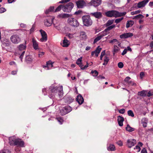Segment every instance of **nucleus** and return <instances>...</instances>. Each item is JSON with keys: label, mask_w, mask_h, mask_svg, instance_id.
<instances>
[{"label": "nucleus", "mask_w": 153, "mask_h": 153, "mask_svg": "<svg viewBox=\"0 0 153 153\" xmlns=\"http://www.w3.org/2000/svg\"><path fill=\"white\" fill-rule=\"evenodd\" d=\"M42 92L45 95L48 94V91L49 97L52 99H53L55 95H58L60 97L63 94V87L60 85L58 87H55L53 85L51 86L48 90L46 91L45 88L43 89Z\"/></svg>", "instance_id": "f257e3e1"}, {"label": "nucleus", "mask_w": 153, "mask_h": 153, "mask_svg": "<svg viewBox=\"0 0 153 153\" xmlns=\"http://www.w3.org/2000/svg\"><path fill=\"white\" fill-rule=\"evenodd\" d=\"M26 42L25 41L24 44L19 45L17 47L18 50V54L19 56V58L22 62L23 58L26 49Z\"/></svg>", "instance_id": "f03ea898"}, {"label": "nucleus", "mask_w": 153, "mask_h": 153, "mask_svg": "<svg viewBox=\"0 0 153 153\" xmlns=\"http://www.w3.org/2000/svg\"><path fill=\"white\" fill-rule=\"evenodd\" d=\"M105 14L107 17H114L116 18L124 16L126 14V12L120 13L115 10H111L105 12Z\"/></svg>", "instance_id": "7ed1b4c3"}, {"label": "nucleus", "mask_w": 153, "mask_h": 153, "mask_svg": "<svg viewBox=\"0 0 153 153\" xmlns=\"http://www.w3.org/2000/svg\"><path fill=\"white\" fill-rule=\"evenodd\" d=\"M82 19L84 26L89 27L92 25L93 21L89 15H87L83 16L82 17Z\"/></svg>", "instance_id": "20e7f679"}, {"label": "nucleus", "mask_w": 153, "mask_h": 153, "mask_svg": "<svg viewBox=\"0 0 153 153\" xmlns=\"http://www.w3.org/2000/svg\"><path fill=\"white\" fill-rule=\"evenodd\" d=\"M11 140L13 143L14 145H17L20 147H24L25 143L23 141L19 139H16L13 137H10V140Z\"/></svg>", "instance_id": "39448f33"}, {"label": "nucleus", "mask_w": 153, "mask_h": 153, "mask_svg": "<svg viewBox=\"0 0 153 153\" xmlns=\"http://www.w3.org/2000/svg\"><path fill=\"white\" fill-rule=\"evenodd\" d=\"M72 108L69 105H67L60 109V113L62 115H64L71 112Z\"/></svg>", "instance_id": "423d86ee"}, {"label": "nucleus", "mask_w": 153, "mask_h": 153, "mask_svg": "<svg viewBox=\"0 0 153 153\" xmlns=\"http://www.w3.org/2000/svg\"><path fill=\"white\" fill-rule=\"evenodd\" d=\"M68 22L71 26L74 27H77L79 25V23L77 20L75 18L72 17L69 18Z\"/></svg>", "instance_id": "0eeeda50"}, {"label": "nucleus", "mask_w": 153, "mask_h": 153, "mask_svg": "<svg viewBox=\"0 0 153 153\" xmlns=\"http://www.w3.org/2000/svg\"><path fill=\"white\" fill-rule=\"evenodd\" d=\"M73 7V4L72 2H69L66 5L63 6L62 10L65 12H69L71 11Z\"/></svg>", "instance_id": "6e6552de"}, {"label": "nucleus", "mask_w": 153, "mask_h": 153, "mask_svg": "<svg viewBox=\"0 0 153 153\" xmlns=\"http://www.w3.org/2000/svg\"><path fill=\"white\" fill-rule=\"evenodd\" d=\"M53 19L54 18L51 16L45 19L44 21L45 25L47 27L50 26L53 23Z\"/></svg>", "instance_id": "1a4fd4ad"}, {"label": "nucleus", "mask_w": 153, "mask_h": 153, "mask_svg": "<svg viewBox=\"0 0 153 153\" xmlns=\"http://www.w3.org/2000/svg\"><path fill=\"white\" fill-rule=\"evenodd\" d=\"M39 31L42 36V38L40 39V41L42 42H45L47 39V33L45 31L42 29L40 30Z\"/></svg>", "instance_id": "9d476101"}, {"label": "nucleus", "mask_w": 153, "mask_h": 153, "mask_svg": "<svg viewBox=\"0 0 153 153\" xmlns=\"http://www.w3.org/2000/svg\"><path fill=\"white\" fill-rule=\"evenodd\" d=\"M136 143V141L135 139H128L126 145L128 147L131 148L134 146Z\"/></svg>", "instance_id": "9b49d317"}, {"label": "nucleus", "mask_w": 153, "mask_h": 153, "mask_svg": "<svg viewBox=\"0 0 153 153\" xmlns=\"http://www.w3.org/2000/svg\"><path fill=\"white\" fill-rule=\"evenodd\" d=\"M10 39L13 43L17 44L20 41V38L17 35H13L11 36Z\"/></svg>", "instance_id": "f8f14e48"}, {"label": "nucleus", "mask_w": 153, "mask_h": 153, "mask_svg": "<svg viewBox=\"0 0 153 153\" xmlns=\"http://www.w3.org/2000/svg\"><path fill=\"white\" fill-rule=\"evenodd\" d=\"M90 15L97 19H100L102 16V13L100 12H96L93 13H91Z\"/></svg>", "instance_id": "ddd939ff"}, {"label": "nucleus", "mask_w": 153, "mask_h": 153, "mask_svg": "<svg viewBox=\"0 0 153 153\" xmlns=\"http://www.w3.org/2000/svg\"><path fill=\"white\" fill-rule=\"evenodd\" d=\"M53 62H52L51 60H49L47 62L46 65H43V67L47 70L50 69L53 67Z\"/></svg>", "instance_id": "4468645a"}, {"label": "nucleus", "mask_w": 153, "mask_h": 153, "mask_svg": "<svg viewBox=\"0 0 153 153\" xmlns=\"http://www.w3.org/2000/svg\"><path fill=\"white\" fill-rule=\"evenodd\" d=\"M149 1V0H144L138 2L137 4V7L139 8H140L144 7Z\"/></svg>", "instance_id": "2eb2a0df"}, {"label": "nucleus", "mask_w": 153, "mask_h": 153, "mask_svg": "<svg viewBox=\"0 0 153 153\" xmlns=\"http://www.w3.org/2000/svg\"><path fill=\"white\" fill-rule=\"evenodd\" d=\"M133 34L131 33H126L123 34L120 36V37L121 39H126L132 36Z\"/></svg>", "instance_id": "dca6fc26"}, {"label": "nucleus", "mask_w": 153, "mask_h": 153, "mask_svg": "<svg viewBox=\"0 0 153 153\" xmlns=\"http://www.w3.org/2000/svg\"><path fill=\"white\" fill-rule=\"evenodd\" d=\"M91 4L95 7L99 6L101 3V0H91Z\"/></svg>", "instance_id": "f3484780"}, {"label": "nucleus", "mask_w": 153, "mask_h": 153, "mask_svg": "<svg viewBox=\"0 0 153 153\" xmlns=\"http://www.w3.org/2000/svg\"><path fill=\"white\" fill-rule=\"evenodd\" d=\"M70 44V42L66 39L65 37L64 38V39L63 41L61 43V45L64 47H68Z\"/></svg>", "instance_id": "a211bd4d"}, {"label": "nucleus", "mask_w": 153, "mask_h": 153, "mask_svg": "<svg viewBox=\"0 0 153 153\" xmlns=\"http://www.w3.org/2000/svg\"><path fill=\"white\" fill-rule=\"evenodd\" d=\"M76 100L79 105L82 104L84 102V99L80 94L77 96Z\"/></svg>", "instance_id": "6ab92c4d"}, {"label": "nucleus", "mask_w": 153, "mask_h": 153, "mask_svg": "<svg viewBox=\"0 0 153 153\" xmlns=\"http://www.w3.org/2000/svg\"><path fill=\"white\" fill-rule=\"evenodd\" d=\"M32 42L34 49L35 50H39L38 43L34 38L32 39Z\"/></svg>", "instance_id": "aec40b11"}, {"label": "nucleus", "mask_w": 153, "mask_h": 153, "mask_svg": "<svg viewBox=\"0 0 153 153\" xmlns=\"http://www.w3.org/2000/svg\"><path fill=\"white\" fill-rule=\"evenodd\" d=\"M77 6L79 8H82L85 4V2L83 1H79L76 2Z\"/></svg>", "instance_id": "412c9836"}, {"label": "nucleus", "mask_w": 153, "mask_h": 153, "mask_svg": "<svg viewBox=\"0 0 153 153\" xmlns=\"http://www.w3.org/2000/svg\"><path fill=\"white\" fill-rule=\"evenodd\" d=\"M124 121V118L120 116L117 117V121L119 126H123V122Z\"/></svg>", "instance_id": "4be33fe9"}, {"label": "nucleus", "mask_w": 153, "mask_h": 153, "mask_svg": "<svg viewBox=\"0 0 153 153\" xmlns=\"http://www.w3.org/2000/svg\"><path fill=\"white\" fill-rule=\"evenodd\" d=\"M2 47L6 50L8 49L7 47H8L10 46V42L6 40H4L3 43L2 44Z\"/></svg>", "instance_id": "5701e85b"}, {"label": "nucleus", "mask_w": 153, "mask_h": 153, "mask_svg": "<svg viewBox=\"0 0 153 153\" xmlns=\"http://www.w3.org/2000/svg\"><path fill=\"white\" fill-rule=\"evenodd\" d=\"M80 37L82 40H85L87 38L86 33L84 31H81L80 32Z\"/></svg>", "instance_id": "b1692460"}, {"label": "nucleus", "mask_w": 153, "mask_h": 153, "mask_svg": "<svg viewBox=\"0 0 153 153\" xmlns=\"http://www.w3.org/2000/svg\"><path fill=\"white\" fill-rule=\"evenodd\" d=\"M148 120L147 118H143L141 120V122L143 124V126L144 127H146L147 126V123Z\"/></svg>", "instance_id": "393cba45"}, {"label": "nucleus", "mask_w": 153, "mask_h": 153, "mask_svg": "<svg viewBox=\"0 0 153 153\" xmlns=\"http://www.w3.org/2000/svg\"><path fill=\"white\" fill-rule=\"evenodd\" d=\"M33 59L31 56L30 55H27L25 58V61L27 63H30L32 62Z\"/></svg>", "instance_id": "a878e982"}, {"label": "nucleus", "mask_w": 153, "mask_h": 153, "mask_svg": "<svg viewBox=\"0 0 153 153\" xmlns=\"http://www.w3.org/2000/svg\"><path fill=\"white\" fill-rule=\"evenodd\" d=\"M65 99L66 100L65 102L68 103H70L74 101V99L70 97H65Z\"/></svg>", "instance_id": "bb28decb"}, {"label": "nucleus", "mask_w": 153, "mask_h": 153, "mask_svg": "<svg viewBox=\"0 0 153 153\" xmlns=\"http://www.w3.org/2000/svg\"><path fill=\"white\" fill-rule=\"evenodd\" d=\"M134 22L133 21L130 20L128 21L126 24V27L128 28L130 27H131L134 24Z\"/></svg>", "instance_id": "cd10ccee"}, {"label": "nucleus", "mask_w": 153, "mask_h": 153, "mask_svg": "<svg viewBox=\"0 0 153 153\" xmlns=\"http://www.w3.org/2000/svg\"><path fill=\"white\" fill-rule=\"evenodd\" d=\"M147 94V91L143 90L141 91H139L138 93V94L142 97H145Z\"/></svg>", "instance_id": "c85d7f7f"}, {"label": "nucleus", "mask_w": 153, "mask_h": 153, "mask_svg": "<svg viewBox=\"0 0 153 153\" xmlns=\"http://www.w3.org/2000/svg\"><path fill=\"white\" fill-rule=\"evenodd\" d=\"M82 57H80L79 59H77V60L76 61V64L78 65L79 67H82V64L81 63V62L82 61Z\"/></svg>", "instance_id": "c756f323"}, {"label": "nucleus", "mask_w": 153, "mask_h": 153, "mask_svg": "<svg viewBox=\"0 0 153 153\" xmlns=\"http://www.w3.org/2000/svg\"><path fill=\"white\" fill-rule=\"evenodd\" d=\"M126 129L127 131L130 132L133 131L134 130V129L130 127L128 124L127 125V126L126 127Z\"/></svg>", "instance_id": "7c9ffc66"}, {"label": "nucleus", "mask_w": 153, "mask_h": 153, "mask_svg": "<svg viewBox=\"0 0 153 153\" xmlns=\"http://www.w3.org/2000/svg\"><path fill=\"white\" fill-rule=\"evenodd\" d=\"M109 33V32H108L105 29L101 33H99L100 34V35L102 37L104 36L107 35Z\"/></svg>", "instance_id": "2f4dec72"}, {"label": "nucleus", "mask_w": 153, "mask_h": 153, "mask_svg": "<svg viewBox=\"0 0 153 153\" xmlns=\"http://www.w3.org/2000/svg\"><path fill=\"white\" fill-rule=\"evenodd\" d=\"M120 49L117 45H114V50L113 51V53L114 55L115 53H117L120 50Z\"/></svg>", "instance_id": "473e14b6"}, {"label": "nucleus", "mask_w": 153, "mask_h": 153, "mask_svg": "<svg viewBox=\"0 0 153 153\" xmlns=\"http://www.w3.org/2000/svg\"><path fill=\"white\" fill-rule=\"evenodd\" d=\"M107 149L108 151H114L115 150V146L113 145L110 144L107 147Z\"/></svg>", "instance_id": "72a5a7b5"}, {"label": "nucleus", "mask_w": 153, "mask_h": 153, "mask_svg": "<svg viewBox=\"0 0 153 153\" xmlns=\"http://www.w3.org/2000/svg\"><path fill=\"white\" fill-rule=\"evenodd\" d=\"M102 37V36L99 33L98 35V36L94 39V43H96L97 42L99 41Z\"/></svg>", "instance_id": "f704fd0d"}, {"label": "nucleus", "mask_w": 153, "mask_h": 153, "mask_svg": "<svg viewBox=\"0 0 153 153\" xmlns=\"http://www.w3.org/2000/svg\"><path fill=\"white\" fill-rule=\"evenodd\" d=\"M101 48H100L99 46L97 47V49L94 51L95 52V55L96 56H97L99 54L100 52Z\"/></svg>", "instance_id": "c9c22d12"}, {"label": "nucleus", "mask_w": 153, "mask_h": 153, "mask_svg": "<svg viewBox=\"0 0 153 153\" xmlns=\"http://www.w3.org/2000/svg\"><path fill=\"white\" fill-rule=\"evenodd\" d=\"M59 16L61 18H65L68 17L69 16V14L68 13L61 14Z\"/></svg>", "instance_id": "e433bc0d"}, {"label": "nucleus", "mask_w": 153, "mask_h": 153, "mask_svg": "<svg viewBox=\"0 0 153 153\" xmlns=\"http://www.w3.org/2000/svg\"><path fill=\"white\" fill-rule=\"evenodd\" d=\"M114 20H108L106 22L105 25L106 26H111L113 23Z\"/></svg>", "instance_id": "4c0bfd02"}, {"label": "nucleus", "mask_w": 153, "mask_h": 153, "mask_svg": "<svg viewBox=\"0 0 153 153\" xmlns=\"http://www.w3.org/2000/svg\"><path fill=\"white\" fill-rule=\"evenodd\" d=\"M109 61V59L108 57L106 56H105L104 57V62L103 63V65H106L108 63V62Z\"/></svg>", "instance_id": "58836bf2"}, {"label": "nucleus", "mask_w": 153, "mask_h": 153, "mask_svg": "<svg viewBox=\"0 0 153 153\" xmlns=\"http://www.w3.org/2000/svg\"><path fill=\"white\" fill-rule=\"evenodd\" d=\"M108 27L105 29L108 31L109 32V31L110 30H111L113 28H114L115 25H112L111 26H107Z\"/></svg>", "instance_id": "ea45409f"}, {"label": "nucleus", "mask_w": 153, "mask_h": 153, "mask_svg": "<svg viewBox=\"0 0 153 153\" xmlns=\"http://www.w3.org/2000/svg\"><path fill=\"white\" fill-rule=\"evenodd\" d=\"M54 9V7H50L49 9L46 10L45 12V13L46 14H48L51 11H53Z\"/></svg>", "instance_id": "a19ab883"}, {"label": "nucleus", "mask_w": 153, "mask_h": 153, "mask_svg": "<svg viewBox=\"0 0 153 153\" xmlns=\"http://www.w3.org/2000/svg\"><path fill=\"white\" fill-rule=\"evenodd\" d=\"M56 120L60 124H62L63 122V120L62 119V117H57L56 118Z\"/></svg>", "instance_id": "79ce46f5"}, {"label": "nucleus", "mask_w": 153, "mask_h": 153, "mask_svg": "<svg viewBox=\"0 0 153 153\" xmlns=\"http://www.w3.org/2000/svg\"><path fill=\"white\" fill-rule=\"evenodd\" d=\"M128 116H130L132 117L134 116L133 112L131 110H129L128 111Z\"/></svg>", "instance_id": "37998d69"}, {"label": "nucleus", "mask_w": 153, "mask_h": 153, "mask_svg": "<svg viewBox=\"0 0 153 153\" xmlns=\"http://www.w3.org/2000/svg\"><path fill=\"white\" fill-rule=\"evenodd\" d=\"M63 7V5H59L55 10V12H56L59 11L61 9V8L62 9Z\"/></svg>", "instance_id": "c03bdc74"}, {"label": "nucleus", "mask_w": 153, "mask_h": 153, "mask_svg": "<svg viewBox=\"0 0 153 153\" xmlns=\"http://www.w3.org/2000/svg\"><path fill=\"white\" fill-rule=\"evenodd\" d=\"M91 73L92 74L93 76H97L98 74V72L96 70L92 71Z\"/></svg>", "instance_id": "a18cd8bd"}, {"label": "nucleus", "mask_w": 153, "mask_h": 153, "mask_svg": "<svg viewBox=\"0 0 153 153\" xmlns=\"http://www.w3.org/2000/svg\"><path fill=\"white\" fill-rule=\"evenodd\" d=\"M123 19V17H121L120 18L117 19L115 20V22L116 23H118L120 22Z\"/></svg>", "instance_id": "49530a36"}, {"label": "nucleus", "mask_w": 153, "mask_h": 153, "mask_svg": "<svg viewBox=\"0 0 153 153\" xmlns=\"http://www.w3.org/2000/svg\"><path fill=\"white\" fill-rule=\"evenodd\" d=\"M141 11L140 10H136L135 11L132 12L131 13V15H134L135 14H136L138 13H140Z\"/></svg>", "instance_id": "de8ad7c7"}, {"label": "nucleus", "mask_w": 153, "mask_h": 153, "mask_svg": "<svg viewBox=\"0 0 153 153\" xmlns=\"http://www.w3.org/2000/svg\"><path fill=\"white\" fill-rule=\"evenodd\" d=\"M128 84L129 85H131L134 86H136L137 85V84L136 83L134 82H133L132 81H130L128 82Z\"/></svg>", "instance_id": "09e8293b"}, {"label": "nucleus", "mask_w": 153, "mask_h": 153, "mask_svg": "<svg viewBox=\"0 0 153 153\" xmlns=\"http://www.w3.org/2000/svg\"><path fill=\"white\" fill-rule=\"evenodd\" d=\"M131 78L127 76L125 78L124 81L128 84V82L130 81L129 80Z\"/></svg>", "instance_id": "8fccbe9b"}, {"label": "nucleus", "mask_w": 153, "mask_h": 153, "mask_svg": "<svg viewBox=\"0 0 153 153\" xmlns=\"http://www.w3.org/2000/svg\"><path fill=\"white\" fill-rule=\"evenodd\" d=\"M35 25H32L31 28L30 30V34H31L32 33L34 32L35 29Z\"/></svg>", "instance_id": "3c124183"}, {"label": "nucleus", "mask_w": 153, "mask_h": 153, "mask_svg": "<svg viewBox=\"0 0 153 153\" xmlns=\"http://www.w3.org/2000/svg\"><path fill=\"white\" fill-rule=\"evenodd\" d=\"M144 17V16L143 15L141 14H140L137 15L135 16V18L137 19V18H140V19H142Z\"/></svg>", "instance_id": "603ef678"}, {"label": "nucleus", "mask_w": 153, "mask_h": 153, "mask_svg": "<svg viewBox=\"0 0 153 153\" xmlns=\"http://www.w3.org/2000/svg\"><path fill=\"white\" fill-rule=\"evenodd\" d=\"M88 63L87 62L86 65H85V66H84L83 65H82V67H81V69L82 70H84L85 69V68H87L88 66Z\"/></svg>", "instance_id": "864d4df0"}, {"label": "nucleus", "mask_w": 153, "mask_h": 153, "mask_svg": "<svg viewBox=\"0 0 153 153\" xmlns=\"http://www.w3.org/2000/svg\"><path fill=\"white\" fill-rule=\"evenodd\" d=\"M118 66L120 68H122L123 66V64L122 62H119L118 64Z\"/></svg>", "instance_id": "5fc2aeb1"}, {"label": "nucleus", "mask_w": 153, "mask_h": 153, "mask_svg": "<svg viewBox=\"0 0 153 153\" xmlns=\"http://www.w3.org/2000/svg\"><path fill=\"white\" fill-rule=\"evenodd\" d=\"M134 149H136V151L137 152H139L140 150V148L139 147V146H136L134 148Z\"/></svg>", "instance_id": "6e6d98bb"}, {"label": "nucleus", "mask_w": 153, "mask_h": 153, "mask_svg": "<svg viewBox=\"0 0 153 153\" xmlns=\"http://www.w3.org/2000/svg\"><path fill=\"white\" fill-rule=\"evenodd\" d=\"M0 153H10V152L8 150L4 149L0 151Z\"/></svg>", "instance_id": "4d7b16f0"}, {"label": "nucleus", "mask_w": 153, "mask_h": 153, "mask_svg": "<svg viewBox=\"0 0 153 153\" xmlns=\"http://www.w3.org/2000/svg\"><path fill=\"white\" fill-rule=\"evenodd\" d=\"M105 51H103L101 53L100 56V59L101 60L102 59V58L103 56L105 55Z\"/></svg>", "instance_id": "13d9d810"}, {"label": "nucleus", "mask_w": 153, "mask_h": 153, "mask_svg": "<svg viewBox=\"0 0 153 153\" xmlns=\"http://www.w3.org/2000/svg\"><path fill=\"white\" fill-rule=\"evenodd\" d=\"M54 27L58 30H61V28H62L61 27V25H59L57 26L54 25Z\"/></svg>", "instance_id": "bf43d9fd"}, {"label": "nucleus", "mask_w": 153, "mask_h": 153, "mask_svg": "<svg viewBox=\"0 0 153 153\" xmlns=\"http://www.w3.org/2000/svg\"><path fill=\"white\" fill-rule=\"evenodd\" d=\"M6 9L4 7H1L0 8V13H2L5 12Z\"/></svg>", "instance_id": "052dcab7"}, {"label": "nucleus", "mask_w": 153, "mask_h": 153, "mask_svg": "<svg viewBox=\"0 0 153 153\" xmlns=\"http://www.w3.org/2000/svg\"><path fill=\"white\" fill-rule=\"evenodd\" d=\"M125 111V110L124 108H122L119 110V112L121 114H123Z\"/></svg>", "instance_id": "680f3d73"}, {"label": "nucleus", "mask_w": 153, "mask_h": 153, "mask_svg": "<svg viewBox=\"0 0 153 153\" xmlns=\"http://www.w3.org/2000/svg\"><path fill=\"white\" fill-rule=\"evenodd\" d=\"M44 53L45 52H39L38 54L39 57H42L44 55Z\"/></svg>", "instance_id": "e2e57ef3"}, {"label": "nucleus", "mask_w": 153, "mask_h": 153, "mask_svg": "<svg viewBox=\"0 0 153 153\" xmlns=\"http://www.w3.org/2000/svg\"><path fill=\"white\" fill-rule=\"evenodd\" d=\"M117 144L120 146H122L123 145V143L122 141L119 140L117 142Z\"/></svg>", "instance_id": "0e129e2a"}, {"label": "nucleus", "mask_w": 153, "mask_h": 153, "mask_svg": "<svg viewBox=\"0 0 153 153\" xmlns=\"http://www.w3.org/2000/svg\"><path fill=\"white\" fill-rule=\"evenodd\" d=\"M144 73L143 72H141L140 73V78L141 79H142L143 77V76H144Z\"/></svg>", "instance_id": "69168bd1"}, {"label": "nucleus", "mask_w": 153, "mask_h": 153, "mask_svg": "<svg viewBox=\"0 0 153 153\" xmlns=\"http://www.w3.org/2000/svg\"><path fill=\"white\" fill-rule=\"evenodd\" d=\"M67 36L70 39L72 38L73 37V35L72 34L68 33L67 34Z\"/></svg>", "instance_id": "338daca9"}, {"label": "nucleus", "mask_w": 153, "mask_h": 153, "mask_svg": "<svg viewBox=\"0 0 153 153\" xmlns=\"http://www.w3.org/2000/svg\"><path fill=\"white\" fill-rule=\"evenodd\" d=\"M118 42V40L116 39H114L110 41V43H115Z\"/></svg>", "instance_id": "774afa93"}]
</instances>
